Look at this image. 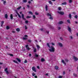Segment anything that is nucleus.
Returning a JSON list of instances; mask_svg holds the SVG:
<instances>
[{
  "mask_svg": "<svg viewBox=\"0 0 78 78\" xmlns=\"http://www.w3.org/2000/svg\"><path fill=\"white\" fill-rule=\"evenodd\" d=\"M45 9H46V11L48 10V6H47V5H46Z\"/></svg>",
  "mask_w": 78,
  "mask_h": 78,
  "instance_id": "obj_18",
  "label": "nucleus"
},
{
  "mask_svg": "<svg viewBox=\"0 0 78 78\" xmlns=\"http://www.w3.org/2000/svg\"><path fill=\"white\" fill-rule=\"evenodd\" d=\"M59 24H62V23H64V22L62 21H60L59 23H58Z\"/></svg>",
  "mask_w": 78,
  "mask_h": 78,
  "instance_id": "obj_13",
  "label": "nucleus"
},
{
  "mask_svg": "<svg viewBox=\"0 0 78 78\" xmlns=\"http://www.w3.org/2000/svg\"><path fill=\"white\" fill-rule=\"evenodd\" d=\"M37 69H39V66H37Z\"/></svg>",
  "mask_w": 78,
  "mask_h": 78,
  "instance_id": "obj_63",
  "label": "nucleus"
},
{
  "mask_svg": "<svg viewBox=\"0 0 78 78\" xmlns=\"http://www.w3.org/2000/svg\"><path fill=\"white\" fill-rule=\"evenodd\" d=\"M55 69L56 70H58V66H55Z\"/></svg>",
  "mask_w": 78,
  "mask_h": 78,
  "instance_id": "obj_14",
  "label": "nucleus"
},
{
  "mask_svg": "<svg viewBox=\"0 0 78 78\" xmlns=\"http://www.w3.org/2000/svg\"><path fill=\"white\" fill-rule=\"evenodd\" d=\"M65 61H66V62H68V61H69L67 59H66Z\"/></svg>",
  "mask_w": 78,
  "mask_h": 78,
  "instance_id": "obj_53",
  "label": "nucleus"
},
{
  "mask_svg": "<svg viewBox=\"0 0 78 78\" xmlns=\"http://www.w3.org/2000/svg\"><path fill=\"white\" fill-rule=\"evenodd\" d=\"M49 19H50L51 20H53V18H52V17L51 16L49 18Z\"/></svg>",
  "mask_w": 78,
  "mask_h": 78,
  "instance_id": "obj_34",
  "label": "nucleus"
},
{
  "mask_svg": "<svg viewBox=\"0 0 78 78\" xmlns=\"http://www.w3.org/2000/svg\"><path fill=\"white\" fill-rule=\"evenodd\" d=\"M69 3H72L73 2V1L72 0H69Z\"/></svg>",
  "mask_w": 78,
  "mask_h": 78,
  "instance_id": "obj_24",
  "label": "nucleus"
},
{
  "mask_svg": "<svg viewBox=\"0 0 78 78\" xmlns=\"http://www.w3.org/2000/svg\"><path fill=\"white\" fill-rule=\"evenodd\" d=\"M29 56H30V57H31V54H29Z\"/></svg>",
  "mask_w": 78,
  "mask_h": 78,
  "instance_id": "obj_57",
  "label": "nucleus"
},
{
  "mask_svg": "<svg viewBox=\"0 0 78 78\" xmlns=\"http://www.w3.org/2000/svg\"><path fill=\"white\" fill-rule=\"evenodd\" d=\"M10 56H13V54H10Z\"/></svg>",
  "mask_w": 78,
  "mask_h": 78,
  "instance_id": "obj_59",
  "label": "nucleus"
},
{
  "mask_svg": "<svg viewBox=\"0 0 78 78\" xmlns=\"http://www.w3.org/2000/svg\"><path fill=\"white\" fill-rule=\"evenodd\" d=\"M35 78H37V76H34Z\"/></svg>",
  "mask_w": 78,
  "mask_h": 78,
  "instance_id": "obj_60",
  "label": "nucleus"
},
{
  "mask_svg": "<svg viewBox=\"0 0 78 78\" xmlns=\"http://www.w3.org/2000/svg\"><path fill=\"white\" fill-rule=\"evenodd\" d=\"M10 19H13V16L12 14L10 15Z\"/></svg>",
  "mask_w": 78,
  "mask_h": 78,
  "instance_id": "obj_15",
  "label": "nucleus"
},
{
  "mask_svg": "<svg viewBox=\"0 0 78 78\" xmlns=\"http://www.w3.org/2000/svg\"><path fill=\"white\" fill-rule=\"evenodd\" d=\"M6 3V1H4L3 4H5Z\"/></svg>",
  "mask_w": 78,
  "mask_h": 78,
  "instance_id": "obj_47",
  "label": "nucleus"
},
{
  "mask_svg": "<svg viewBox=\"0 0 78 78\" xmlns=\"http://www.w3.org/2000/svg\"><path fill=\"white\" fill-rule=\"evenodd\" d=\"M2 64H3V63L0 62V65H2Z\"/></svg>",
  "mask_w": 78,
  "mask_h": 78,
  "instance_id": "obj_62",
  "label": "nucleus"
},
{
  "mask_svg": "<svg viewBox=\"0 0 78 78\" xmlns=\"http://www.w3.org/2000/svg\"><path fill=\"white\" fill-rule=\"evenodd\" d=\"M73 75L74 76L76 77L77 76V75L75 73H73Z\"/></svg>",
  "mask_w": 78,
  "mask_h": 78,
  "instance_id": "obj_36",
  "label": "nucleus"
},
{
  "mask_svg": "<svg viewBox=\"0 0 78 78\" xmlns=\"http://www.w3.org/2000/svg\"><path fill=\"white\" fill-rule=\"evenodd\" d=\"M5 17L6 19H8V14H5Z\"/></svg>",
  "mask_w": 78,
  "mask_h": 78,
  "instance_id": "obj_12",
  "label": "nucleus"
},
{
  "mask_svg": "<svg viewBox=\"0 0 78 78\" xmlns=\"http://www.w3.org/2000/svg\"><path fill=\"white\" fill-rule=\"evenodd\" d=\"M16 30L17 31H18V32H19L20 31V29L18 28L16 29Z\"/></svg>",
  "mask_w": 78,
  "mask_h": 78,
  "instance_id": "obj_27",
  "label": "nucleus"
},
{
  "mask_svg": "<svg viewBox=\"0 0 78 78\" xmlns=\"http://www.w3.org/2000/svg\"><path fill=\"white\" fill-rule=\"evenodd\" d=\"M67 22L68 23H70V20H67Z\"/></svg>",
  "mask_w": 78,
  "mask_h": 78,
  "instance_id": "obj_23",
  "label": "nucleus"
},
{
  "mask_svg": "<svg viewBox=\"0 0 78 78\" xmlns=\"http://www.w3.org/2000/svg\"><path fill=\"white\" fill-rule=\"evenodd\" d=\"M32 69L33 71H34V72H37V71L36 70V68H35V67L34 66L32 68Z\"/></svg>",
  "mask_w": 78,
  "mask_h": 78,
  "instance_id": "obj_2",
  "label": "nucleus"
},
{
  "mask_svg": "<svg viewBox=\"0 0 78 78\" xmlns=\"http://www.w3.org/2000/svg\"><path fill=\"white\" fill-rule=\"evenodd\" d=\"M22 17L23 19H24V20H26V19H25V18H24V15H23V14H22Z\"/></svg>",
  "mask_w": 78,
  "mask_h": 78,
  "instance_id": "obj_8",
  "label": "nucleus"
},
{
  "mask_svg": "<svg viewBox=\"0 0 78 78\" xmlns=\"http://www.w3.org/2000/svg\"><path fill=\"white\" fill-rule=\"evenodd\" d=\"M60 39H61V40H62V41H63V38H62V37H60Z\"/></svg>",
  "mask_w": 78,
  "mask_h": 78,
  "instance_id": "obj_54",
  "label": "nucleus"
},
{
  "mask_svg": "<svg viewBox=\"0 0 78 78\" xmlns=\"http://www.w3.org/2000/svg\"><path fill=\"white\" fill-rule=\"evenodd\" d=\"M37 49H36V48H34V52L35 53H36V52L37 51Z\"/></svg>",
  "mask_w": 78,
  "mask_h": 78,
  "instance_id": "obj_30",
  "label": "nucleus"
},
{
  "mask_svg": "<svg viewBox=\"0 0 78 78\" xmlns=\"http://www.w3.org/2000/svg\"><path fill=\"white\" fill-rule=\"evenodd\" d=\"M49 48L51 49H49V50L50 51V52H54V51H55V48L53 47V46H51L50 48Z\"/></svg>",
  "mask_w": 78,
  "mask_h": 78,
  "instance_id": "obj_1",
  "label": "nucleus"
},
{
  "mask_svg": "<svg viewBox=\"0 0 78 78\" xmlns=\"http://www.w3.org/2000/svg\"><path fill=\"white\" fill-rule=\"evenodd\" d=\"M58 13L61 14V15H63L64 14V13L63 12H58Z\"/></svg>",
  "mask_w": 78,
  "mask_h": 78,
  "instance_id": "obj_4",
  "label": "nucleus"
},
{
  "mask_svg": "<svg viewBox=\"0 0 78 78\" xmlns=\"http://www.w3.org/2000/svg\"><path fill=\"white\" fill-rule=\"evenodd\" d=\"M28 41L29 42H31V41L30 40H28Z\"/></svg>",
  "mask_w": 78,
  "mask_h": 78,
  "instance_id": "obj_44",
  "label": "nucleus"
},
{
  "mask_svg": "<svg viewBox=\"0 0 78 78\" xmlns=\"http://www.w3.org/2000/svg\"><path fill=\"white\" fill-rule=\"evenodd\" d=\"M29 14H31V15H33V13L31 11H30L29 12Z\"/></svg>",
  "mask_w": 78,
  "mask_h": 78,
  "instance_id": "obj_32",
  "label": "nucleus"
},
{
  "mask_svg": "<svg viewBox=\"0 0 78 78\" xmlns=\"http://www.w3.org/2000/svg\"><path fill=\"white\" fill-rule=\"evenodd\" d=\"M74 17L75 18V19H78V15H76L74 16Z\"/></svg>",
  "mask_w": 78,
  "mask_h": 78,
  "instance_id": "obj_31",
  "label": "nucleus"
},
{
  "mask_svg": "<svg viewBox=\"0 0 78 78\" xmlns=\"http://www.w3.org/2000/svg\"><path fill=\"white\" fill-rule=\"evenodd\" d=\"M62 63H63V64H65L66 65V62H64V60H62Z\"/></svg>",
  "mask_w": 78,
  "mask_h": 78,
  "instance_id": "obj_16",
  "label": "nucleus"
},
{
  "mask_svg": "<svg viewBox=\"0 0 78 78\" xmlns=\"http://www.w3.org/2000/svg\"><path fill=\"white\" fill-rule=\"evenodd\" d=\"M27 6L28 8H30V6L29 5H27Z\"/></svg>",
  "mask_w": 78,
  "mask_h": 78,
  "instance_id": "obj_64",
  "label": "nucleus"
},
{
  "mask_svg": "<svg viewBox=\"0 0 78 78\" xmlns=\"http://www.w3.org/2000/svg\"><path fill=\"white\" fill-rule=\"evenodd\" d=\"M18 16H19V17H20V18H21V16H20V14H18Z\"/></svg>",
  "mask_w": 78,
  "mask_h": 78,
  "instance_id": "obj_42",
  "label": "nucleus"
},
{
  "mask_svg": "<svg viewBox=\"0 0 78 78\" xmlns=\"http://www.w3.org/2000/svg\"><path fill=\"white\" fill-rule=\"evenodd\" d=\"M47 16H50V17H51V15L50 13H48L47 14Z\"/></svg>",
  "mask_w": 78,
  "mask_h": 78,
  "instance_id": "obj_17",
  "label": "nucleus"
},
{
  "mask_svg": "<svg viewBox=\"0 0 78 78\" xmlns=\"http://www.w3.org/2000/svg\"><path fill=\"white\" fill-rule=\"evenodd\" d=\"M40 30H41V31H43V29H42V28L40 29Z\"/></svg>",
  "mask_w": 78,
  "mask_h": 78,
  "instance_id": "obj_50",
  "label": "nucleus"
},
{
  "mask_svg": "<svg viewBox=\"0 0 78 78\" xmlns=\"http://www.w3.org/2000/svg\"><path fill=\"white\" fill-rule=\"evenodd\" d=\"M49 3H50V4H51V5L52 4V2H51V1H49Z\"/></svg>",
  "mask_w": 78,
  "mask_h": 78,
  "instance_id": "obj_39",
  "label": "nucleus"
},
{
  "mask_svg": "<svg viewBox=\"0 0 78 78\" xmlns=\"http://www.w3.org/2000/svg\"><path fill=\"white\" fill-rule=\"evenodd\" d=\"M38 14H39V13H37L36 12H35V15H36V16H37Z\"/></svg>",
  "mask_w": 78,
  "mask_h": 78,
  "instance_id": "obj_43",
  "label": "nucleus"
},
{
  "mask_svg": "<svg viewBox=\"0 0 78 78\" xmlns=\"http://www.w3.org/2000/svg\"><path fill=\"white\" fill-rule=\"evenodd\" d=\"M33 18L34 19L35 18H36V16H35V15H33Z\"/></svg>",
  "mask_w": 78,
  "mask_h": 78,
  "instance_id": "obj_49",
  "label": "nucleus"
},
{
  "mask_svg": "<svg viewBox=\"0 0 78 78\" xmlns=\"http://www.w3.org/2000/svg\"><path fill=\"white\" fill-rule=\"evenodd\" d=\"M45 75H46V76H48V73H46L45 74Z\"/></svg>",
  "mask_w": 78,
  "mask_h": 78,
  "instance_id": "obj_56",
  "label": "nucleus"
},
{
  "mask_svg": "<svg viewBox=\"0 0 78 78\" xmlns=\"http://www.w3.org/2000/svg\"><path fill=\"white\" fill-rule=\"evenodd\" d=\"M69 17L70 18V19H71V18H72V15H71V14H69Z\"/></svg>",
  "mask_w": 78,
  "mask_h": 78,
  "instance_id": "obj_25",
  "label": "nucleus"
},
{
  "mask_svg": "<svg viewBox=\"0 0 78 78\" xmlns=\"http://www.w3.org/2000/svg\"><path fill=\"white\" fill-rule=\"evenodd\" d=\"M62 5H67V3L66 2H64L62 3Z\"/></svg>",
  "mask_w": 78,
  "mask_h": 78,
  "instance_id": "obj_26",
  "label": "nucleus"
},
{
  "mask_svg": "<svg viewBox=\"0 0 78 78\" xmlns=\"http://www.w3.org/2000/svg\"><path fill=\"white\" fill-rule=\"evenodd\" d=\"M26 18H27V19L30 18H31V16H27L26 17Z\"/></svg>",
  "mask_w": 78,
  "mask_h": 78,
  "instance_id": "obj_35",
  "label": "nucleus"
},
{
  "mask_svg": "<svg viewBox=\"0 0 78 78\" xmlns=\"http://www.w3.org/2000/svg\"><path fill=\"white\" fill-rule=\"evenodd\" d=\"M24 37H28V36L27 35H24Z\"/></svg>",
  "mask_w": 78,
  "mask_h": 78,
  "instance_id": "obj_52",
  "label": "nucleus"
},
{
  "mask_svg": "<svg viewBox=\"0 0 78 78\" xmlns=\"http://www.w3.org/2000/svg\"><path fill=\"white\" fill-rule=\"evenodd\" d=\"M47 45L48 47H49V48H50V45H49V44L48 43H47Z\"/></svg>",
  "mask_w": 78,
  "mask_h": 78,
  "instance_id": "obj_33",
  "label": "nucleus"
},
{
  "mask_svg": "<svg viewBox=\"0 0 78 78\" xmlns=\"http://www.w3.org/2000/svg\"><path fill=\"white\" fill-rule=\"evenodd\" d=\"M58 44L60 47H62V43H58Z\"/></svg>",
  "mask_w": 78,
  "mask_h": 78,
  "instance_id": "obj_9",
  "label": "nucleus"
},
{
  "mask_svg": "<svg viewBox=\"0 0 78 78\" xmlns=\"http://www.w3.org/2000/svg\"><path fill=\"white\" fill-rule=\"evenodd\" d=\"M64 74H66V73H65V71H63V75H64Z\"/></svg>",
  "mask_w": 78,
  "mask_h": 78,
  "instance_id": "obj_58",
  "label": "nucleus"
},
{
  "mask_svg": "<svg viewBox=\"0 0 78 78\" xmlns=\"http://www.w3.org/2000/svg\"><path fill=\"white\" fill-rule=\"evenodd\" d=\"M23 40H27V38L23 37Z\"/></svg>",
  "mask_w": 78,
  "mask_h": 78,
  "instance_id": "obj_38",
  "label": "nucleus"
},
{
  "mask_svg": "<svg viewBox=\"0 0 78 78\" xmlns=\"http://www.w3.org/2000/svg\"><path fill=\"white\" fill-rule=\"evenodd\" d=\"M23 2H24V3H26L27 2V0H23Z\"/></svg>",
  "mask_w": 78,
  "mask_h": 78,
  "instance_id": "obj_28",
  "label": "nucleus"
},
{
  "mask_svg": "<svg viewBox=\"0 0 78 78\" xmlns=\"http://www.w3.org/2000/svg\"><path fill=\"white\" fill-rule=\"evenodd\" d=\"M68 30L70 32V33L72 31V30L71 29V28H70V27H69V26L68 27Z\"/></svg>",
  "mask_w": 78,
  "mask_h": 78,
  "instance_id": "obj_5",
  "label": "nucleus"
},
{
  "mask_svg": "<svg viewBox=\"0 0 78 78\" xmlns=\"http://www.w3.org/2000/svg\"><path fill=\"white\" fill-rule=\"evenodd\" d=\"M73 59H75V61H77V60H78V58H77V57H76L75 56H73Z\"/></svg>",
  "mask_w": 78,
  "mask_h": 78,
  "instance_id": "obj_6",
  "label": "nucleus"
},
{
  "mask_svg": "<svg viewBox=\"0 0 78 78\" xmlns=\"http://www.w3.org/2000/svg\"><path fill=\"white\" fill-rule=\"evenodd\" d=\"M13 61L14 62H15V63H16V64H19V63L17 62V61H16V60H13Z\"/></svg>",
  "mask_w": 78,
  "mask_h": 78,
  "instance_id": "obj_21",
  "label": "nucleus"
},
{
  "mask_svg": "<svg viewBox=\"0 0 78 78\" xmlns=\"http://www.w3.org/2000/svg\"><path fill=\"white\" fill-rule=\"evenodd\" d=\"M41 62H44V61H45V59L42 58H41Z\"/></svg>",
  "mask_w": 78,
  "mask_h": 78,
  "instance_id": "obj_10",
  "label": "nucleus"
},
{
  "mask_svg": "<svg viewBox=\"0 0 78 78\" xmlns=\"http://www.w3.org/2000/svg\"><path fill=\"white\" fill-rule=\"evenodd\" d=\"M35 57H37H37H39V55H38L35 54Z\"/></svg>",
  "mask_w": 78,
  "mask_h": 78,
  "instance_id": "obj_37",
  "label": "nucleus"
},
{
  "mask_svg": "<svg viewBox=\"0 0 78 78\" xmlns=\"http://www.w3.org/2000/svg\"><path fill=\"white\" fill-rule=\"evenodd\" d=\"M35 75H36V73H32V76H34Z\"/></svg>",
  "mask_w": 78,
  "mask_h": 78,
  "instance_id": "obj_29",
  "label": "nucleus"
},
{
  "mask_svg": "<svg viewBox=\"0 0 78 78\" xmlns=\"http://www.w3.org/2000/svg\"><path fill=\"white\" fill-rule=\"evenodd\" d=\"M27 62V60H25L24 61V63H27V62Z\"/></svg>",
  "mask_w": 78,
  "mask_h": 78,
  "instance_id": "obj_51",
  "label": "nucleus"
},
{
  "mask_svg": "<svg viewBox=\"0 0 78 78\" xmlns=\"http://www.w3.org/2000/svg\"><path fill=\"white\" fill-rule=\"evenodd\" d=\"M28 3H29V4H30V3H31V2H30V1H28Z\"/></svg>",
  "mask_w": 78,
  "mask_h": 78,
  "instance_id": "obj_61",
  "label": "nucleus"
},
{
  "mask_svg": "<svg viewBox=\"0 0 78 78\" xmlns=\"http://www.w3.org/2000/svg\"><path fill=\"white\" fill-rule=\"evenodd\" d=\"M51 44L52 45H55V43H53V42H52L51 43Z\"/></svg>",
  "mask_w": 78,
  "mask_h": 78,
  "instance_id": "obj_46",
  "label": "nucleus"
},
{
  "mask_svg": "<svg viewBox=\"0 0 78 78\" xmlns=\"http://www.w3.org/2000/svg\"><path fill=\"white\" fill-rule=\"evenodd\" d=\"M62 78V76H59L58 77V78Z\"/></svg>",
  "mask_w": 78,
  "mask_h": 78,
  "instance_id": "obj_55",
  "label": "nucleus"
},
{
  "mask_svg": "<svg viewBox=\"0 0 78 78\" xmlns=\"http://www.w3.org/2000/svg\"><path fill=\"white\" fill-rule=\"evenodd\" d=\"M25 23H26L27 24L28 23V21L27 20L26 21H25Z\"/></svg>",
  "mask_w": 78,
  "mask_h": 78,
  "instance_id": "obj_41",
  "label": "nucleus"
},
{
  "mask_svg": "<svg viewBox=\"0 0 78 78\" xmlns=\"http://www.w3.org/2000/svg\"><path fill=\"white\" fill-rule=\"evenodd\" d=\"M28 28L26 26H25V30H27V29Z\"/></svg>",
  "mask_w": 78,
  "mask_h": 78,
  "instance_id": "obj_48",
  "label": "nucleus"
},
{
  "mask_svg": "<svg viewBox=\"0 0 78 78\" xmlns=\"http://www.w3.org/2000/svg\"><path fill=\"white\" fill-rule=\"evenodd\" d=\"M37 50H39V49L40 48V47L38 45H37Z\"/></svg>",
  "mask_w": 78,
  "mask_h": 78,
  "instance_id": "obj_22",
  "label": "nucleus"
},
{
  "mask_svg": "<svg viewBox=\"0 0 78 78\" xmlns=\"http://www.w3.org/2000/svg\"><path fill=\"white\" fill-rule=\"evenodd\" d=\"M16 59L19 62H20V61H21V60H20V59L18 58H16Z\"/></svg>",
  "mask_w": 78,
  "mask_h": 78,
  "instance_id": "obj_11",
  "label": "nucleus"
},
{
  "mask_svg": "<svg viewBox=\"0 0 78 78\" xmlns=\"http://www.w3.org/2000/svg\"><path fill=\"white\" fill-rule=\"evenodd\" d=\"M22 8V6H20L18 7V8H17V9L19 10V9H21Z\"/></svg>",
  "mask_w": 78,
  "mask_h": 78,
  "instance_id": "obj_20",
  "label": "nucleus"
},
{
  "mask_svg": "<svg viewBox=\"0 0 78 78\" xmlns=\"http://www.w3.org/2000/svg\"><path fill=\"white\" fill-rule=\"evenodd\" d=\"M8 70V68H6L5 69V71L6 73L7 74H9V72H8V71L7 70Z\"/></svg>",
  "mask_w": 78,
  "mask_h": 78,
  "instance_id": "obj_3",
  "label": "nucleus"
},
{
  "mask_svg": "<svg viewBox=\"0 0 78 78\" xmlns=\"http://www.w3.org/2000/svg\"><path fill=\"white\" fill-rule=\"evenodd\" d=\"M58 10L60 11V10H61V7H58Z\"/></svg>",
  "mask_w": 78,
  "mask_h": 78,
  "instance_id": "obj_45",
  "label": "nucleus"
},
{
  "mask_svg": "<svg viewBox=\"0 0 78 78\" xmlns=\"http://www.w3.org/2000/svg\"><path fill=\"white\" fill-rule=\"evenodd\" d=\"M3 23H4V21H2L1 22V27H3Z\"/></svg>",
  "mask_w": 78,
  "mask_h": 78,
  "instance_id": "obj_19",
  "label": "nucleus"
},
{
  "mask_svg": "<svg viewBox=\"0 0 78 78\" xmlns=\"http://www.w3.org/2000/svg\"><path fill=\"white\" fill-rule=\"evenodd\" d=\"M28 47V45H27L26 46V48L27 49V50H29L30 49Z\"/></svg>",
  "mask_w": 78,
  "mask_h": 78,
  "instance_id": "obj_7",
  "label": "nucleus"
},
{
  "mask_svg": "<svg viewBox=\"0 0 78 78\" xmlns=\"http://www.w3.org/2000/svg\"><path fill=\"white\" fill-rule=\"evenodd\" d=\"M6 29L7 30H9V26H7Z\"/></svg>",
  "mask_w": 78,
  "mask_h": 78,
  "instance_id": "obj_40",
  "label": "nucleus"
}]
</instances>
